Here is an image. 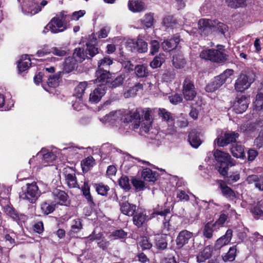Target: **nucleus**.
Returning a JSON list of instances; mask_svg holds the SVG:
<instances>
[{"mask_svg":"<svg viewBox=\"0 0 263 263\" xmlns=\"http://www.w3.org/2000/svg\"><path fill=\"white\" fill-rule=\"evenodd\" d=\"M31 60L27 54L23 55L18 63V68L20 72L27 70L31 66Z\"/></svg>","mask_w":263,"mask_h":263,"instance_id":"27","label":"nucleus"},{"mask_svg":"<svg viewBox=\"0 0 263 263\" xmlns=\"http://www.w3.org/2000/svg\"><path fill=\"white\" fill-rule=\"evenodd\" d=\"M232 234V230L228 229L224 235L221 236L217 240L215 243V247L217 248H220L222 247L228 245L231 240Z\"/></svg>","mask_w":263,"mask_h":263,"instance_id":"22","label":"nucleus"},{"mask_svg":"<svg viewBox=\"0 0 263 263\" xmlns=\"http://www.w3.org/2000/svg\"><path fill=\"white\" fill-rule=\"evenodd\" d=\"M37 156L39 157H42V164L40 166V168H42L43 166H46L50 165L49 164L53 162L56 158V156L53 152L48 151L44 148L42 149V150L38 153Z\"/></svg>","mask_w":263,"mask_h":263,"instance_id":"11","label":"nucleus"},{"mask_svg":"<svg viewBox=\"0 0 263 263\" xmlns=\"http://www.w3.org/2000/svg\"><path fill=\"white\" fill-rule=\"evenodd\" d=\"M22 10L25 14L32 15L40 11L41 8L37 4L31 2L24 5Z\"/></svg>","mask_w":263,"mask_h":263,"instance_id":"19","label":"nucleus"},{"mask_svg":"<svg viewBox=\"0 0 263 263\" xmlns=\"http://www.w3.org/2000/svg\"><path fill=\"white\" fill-rule=\"evenodd\" d=\"M147 220L146 214L143 213L136 214L133 217L134 223L137 227H141Z\"/></svg>","mask_w":263,"mask_h":263,"instance_id":"48","label":"nucleus"},{"mask_svg":"<svg viewBox=\"0 0 263 263\" xmlns=\"http://www.w3.org/2000/svg\"><path fill=\"white\" fill-rule=\"evenodd\" d=\"M201 58L217 63H222L227 60V55L220 49H207L202 50L200 54Z\"/></svg>","mask_w":263,"mask_h":263,"instance_id":"5","label":"nucleus"},{"mask_svg":"<svg viewBox=\"0 0 263 263\" xmlns=\"http://www.w3.org/2000/svg\"><path fill=\"white\" fill-rule=\"evenodd\" d=\"M112 63V60L110 58L105 57L98 61V69L107 70L109 66L111 65Z\"/></svg>","mask_w":263,"mask_h":263,"instance_id":"38","label":"nucleus"},{"mask_svg":"<svg viewBox=\"0 0 263 263\" xmlns=\"http://www.w3.org/2000/svg\"><path fill=\"white\" fill-rule=\"evenodd\" d=\"M236 252V246L230 248L228 252L223 256V260L226 261H232L235 258Z\"/></svg>","mask_w":263,"mask_h":263,"instance_id":"51","label":"nucleus"},{"mask_svg":"<svg viewBox=\"0 0 263 263\" xmlns=\"http://www.w3.org/2000/svg\"><path fill=\"white\" fill-rule=\"evenodd\" d=\"M158 114L163 120L167 122L173 120V117L171 114L167 111L165 109L160 108L159 109Z\"/></svg>","mask_w":263,"mask_h":263,"instance_id":"59","label":"nucleus"},{"mask_svg":"<svg viewBox=\"0 0 263 263\" xmlns=\"http://www.w3.org/2000/svg\"><path fill=\"white\" fill-rule=\"evenodd\" d=\"M59 75L55 74L49 77L47 81L48 85L51 87H55L59 85Z\"/></svg>","mask_w":263,"mask_h":263,"instance_id":"61","label":"nucleus"},{"mask_svg":"<svg viewBox=\"0 0 263 263\" xmlns=\"http://www.w3.org/2000/svg\"><path fill=\"white\" fill-rule=\"evenodd\" d=\"M119 185L125 190H128L130 189L129 179L127 176H122L119 180Z\"/></svg>","mask_w":263,"mask_h":263,"instance_id":"62","label":"nucleus"},{"mask_svg":"<svg viewBox=\"0 0 263 263\" xmlns=\"http://www.w3.org/2000/svg\"><path fill=\"white\" fill-rule=\"evenodd\" d=\"M77 62L73 57L66 58L63 65L64 71L67 73L71 72L77 67Z\"/></svg>","mask_w":263,"mask_h":263,"instance_id":"25","label":"nucleus"},{"mask_svg":"<svg viewBox=\"0 0 263 263\" xmlns=\"http://www.w3.org/2000/svg\"><path fill=\"white\" fill-rule=\"evenodd\" d=\"M5 213L9 215L14 220L24 222L27 220V217L24 214H19L13 208L9 205H6L4 207Z\"/></svg>","mask_w":263,"mask_h":263,"instance_id":"17","label":"nucleus"},{"mask_svg":"<svg viewBox=\"0 0 263 263\" xmlns=\"http://www.w3.org/2000/svg\"><path fill=\"white\" fill-rule=\"evenodd\" d=\"M216 21L208 19H201L198 22L199 31L201 34H208L213 27L215 26Z\"/></svg>","mask_w":263,"mask_h":263,"instance_id":"12","label":"nucleus"},{"mask_svg":"<svg viewBox=\"0 0 263 263\" xmlns=\"http://www.w3.org/2000/svg\"><path fill=\"white\" fill-rule=\"evenodd\" d=\"M86 12L84 10H81L78 11H75L73 12L71 14H68L66 12V17L67 18V21L68 23H69L70 21H78L80 18L83 16Z\"/></svg>","mask_w":263,"mask_h":263,"instance_id":"44","label":"nucleus"},{"mask_svg":"<svg viewBox=\"0 0 263 263\" xmlns=\"http://www.w3.org/2000/svg\"><path fill=\"white\" fill-rule=\"evenodd\" d=\"M105 93V87L103 85H99L90 93L89 101L91 103H97L100 101Z\"/></svg>","mask_w":263,"mask_h":263,"instance_id":"13","label":"nucleus"},{"mask_svg":"<svg viewBox=\"0 0 263 263\" xmlns=\"http://www.w3.org/2000/svg\"><path fill=\"white\" fill-rule=\"evenodd\" d=\"M86 87L87 83L86 82H83L80 83L76 87L74 95L79 99V102L81 100Z\"/></svg>","mask_w":263,"mask_h":263,"instance_id":"40","label":"nucleus"},{"mask_svg":"<svg viewBox=\"0 0 263 263\" xmlns=\"http://www.w3.org/2000/svg\"><path fill=\"white\" fill-rule=\"evenodd\" d=\"M193 236V233L186 230L181 231L179 232L176 240L177 246L179 248L183 247L185 245L188 243Z\"/></svg>","mask_w":263,"mask_h":263,"instance_id":"15","label":"nucleus"},{"mask_svg":"<svg viewBox=\"0 0 263 263\" xmlns=\"http://www.w3.org/2000/svg\"><path fill=\"white\" fill-rule=\"evenodd\" d=\"M238 136V134L235 132L227 133L223 137L216 139L215 142L219 146H224L231 143L235 142Z\"/></svg>","mask_w":263,"mask_h":263,"instance_id":"10","label":"nucleus"},{"mask_svg":"<svg viewBox=\"0 0 263 263\" xmlns=\"http://www.w3.org/2000/svg\"><path fill=\"white\" fill-rule=\"evenodd\" d=\"M142 177L147 181L154 182L156 180V173L147 168L142 171Z\"/></svg>","mask_w":263,"mask_h":263,"instance_id":"37","label":"nucleus"},{"mask_svg":"<svg viewBox=\"0 0 263 263\" xmlns=\"http://www.w3.org/2000/svg\"><path fill=\"white\" fill-rule=\"evenodd\" d=\"M214 156L216 161L220 164L218 172L223 176L227 175L229 166H232L236 164V161L228 153L216 149L214 152Z\"/></svg>","mask_w":263,"mask_h":263,"instance_id":"3","label":"nucleus"},{"mask_svg":"<svg viewBox=\"0 0 263 263\" xmlns=\"http://www.w3.org/2000/svg\"><path fill=\"white\" fill-rule=\"evenodd\" d=\"M109 72L107 70L98 69L96 73L97 78L95 80V83H100L99 85L104 86V84L108 82V79L109 78Z\"/></svg>","mask_w":263,"mask_h":263,"instance_id":"21","label":"nucleus"},{"mask_svg":"<svg viewBox=\"0 0 263 263\" xmlns=\"http://www.w3.org/2000/svg\"><path fill=\"white\" fill-rule=\"evenodd\" d=\"M125 78V75L124 74L118 76L110 83L109 87L111 88H116L120 86L122 84Z\"/></svg>","mask_w":263,"mask_h":263,"instance_id":"56","label":"nucleus"},{"mask_svg":"<svg viewBox=\"0 0 263 263\" xmlns=\"http://www.w3.org/2000/svg\"><path fill=\"white\" fill-rule=\"evenodd\" d=\"M164 61L165 58L164 54H159V55L155 57L153 60L151 62L150 66L152 68L160 67Z\"/></svg>","mask_w":263,"mask_h":263,"instance_id":"45","label":"nucleus"},{"mask_svg":"<svg viewBox=\"0 0 263 263\" xmlns=\"http://www.w3.org/2000/svg\"><path fill=\"white\" fill-rule=\"evenodd\" d=\"M224 212L226 213L221 214L220 215L219 218L217 220H216L213 224L217 228V229H219L220 227H222L225 221L227 220L228 216H232L235 214V211L230 209V205L227 204L224 206Z\"/></svg>","mask_w":263,"mask_h":263,"instance_id":"14","label":"nucleus"},{"mask_svg":"<svg viewBox=\"0 0 263 263\" xmlns=\"http://www.w3.org/2000/svg\"><path fill=\"white\" fill-rule=\"evenodd\" d=\"M173 63L174 66L177 68H180L182 67L185 64V60L182 54H178L173 57Z\"/></svg>","mask_w":263,"mask_h":263,"instance_id":"47","label":"nucleus"},{"mask_svg":"<svg viewBox=\"0 0 263 263\" xmlns=\"http://www.w3.org/2000/svg\"><path fill=\"white\" fill-rule=\"evenodd\" d=\"M135 73L137 77L143 78L148 74V71L145 66L143 65H137L135 67Z\"/></svg>","mask_w":263,"mask_h":263,"instance_id":"55","label":"nucleus"},{"mask_svg":"<svg viewBox=\"0 0 263 263\" xmlns=\"http://www.w3.org/2000/svg\"><path fill=\"white\" fill-rule=\"evenodd\" d=\"M70 26V24L68 22L66 12H61L51 19L45 27L43 32L46 33L50 30L53 33H58L64 31Z\"/></svg>","mask_w":263,"mask_h":263,"instance_id":"2","label":"nucleus"},{"mask_svg":"<svg viewBox=\"0 0 263 263\" xmlns=\"http://www.w3.org/2000/svg\"><path fill=\"white\" fill-rule=\"evenodd\" d=\"M120 210L121 212L128 216H133L136 209V206L135 204H130L127 201H124L120 203Z\"/></svg>","mask_w":263,"mask_h":263,"instance_id":"23","label":"nucleus"},{"mask_svg":"<svg viewBox=\"0 0 263 263\" xmlns=\"http://www.w3.org/2000/svg\"><path fill=\"white\" fill-rule=\"evenodd\" d=\"M249 103V98L245 96H241L236 98L234 102L233 108L237 114L243 112L248 108Z\"/></svg>","mask_w":263,"mask_h":263,"instance_id":"9","label":"nucleus"},{"mask_svg":"<svg viewBox=\"0 0 263 263\" xmlns=\"http://www.w3.org/2000/svg\"><path fill=\"white\" fill-rule=\"evenodd\" d=\"M134 49L137 50L138 52L143 53L145 52L147 50V44L142 39H138L135 43Z\"/></svg>","mask_w":263,"mask_h":263,"instance_id":"39","label":"nucleus"},{"mask_svg":"<svg viewBox=\"0 0 263 263\" xmlns=\"http://www.w3.org/2000/svg\"><path fill=\"white\" fill-rule=\"evenodd\" d=\"M65 180L68 186L70 188L79 187L75 174L65 175Z\"/></svg>","mask_w":263,"mask_h":263,"instance_id":"35","label":"nucleus"},{"mask_svg":"<svg viewBox=\"0 0 263 263\" xmlns=\"http://www.w3.org/2000/svg\"><path fill=\"white\" fill-rule=\"evenodd\" d=\"M143 86L141 84L138 83L136 84L134 86L130 87L128 90H126L123 96L125 98L134 97L136 95L137 92L140 90L142 89Z\"/></svg>","mask_w":263,"mask_h":263,"instance_id":"34","label":"nucleus"},{"mask_svg":"<svg viewBox=\"0 0 263 263\" xmlns=\"http://www.w3.org/2000/svg\"><path fill=\"white\" fill-rule=\"evenodd\" d=\"M254 107L256 110L263 109V93H257L255 101L254 102Z\"/></svg>","mask_w":263,"mask_h":263,"instance_id":"53","label":"nucleus"},{"mask_svg":"<svg viewBox=\"0 0 263 263\" xmlns=\"http://www.w3.org/2000/svg\"><path fill=\"white\" fill-rule=\"evenodd\" d=\"M96 189L99 194L105 196L107 195L109 188L107 185L99 183L96 184Z\"/></svg>","mask_w":263,"mask_h":263,"instance_id":"60","label":"nucleus"},{"mask_svg":"<svg viewBox=\"0 0 263 263\" xmlns=\"http://www.w3.org/2000/svg\"><path fill=\"white\" fill-rule=\"evenodd\" d=\"M73 57L77 60L78 62L81 63L86 59H88L85 49L84 48L78 47L74 50L73 54Z\"/></svg>","mask_w":263,"mask_h":263,"instance_id":"26","label":"nucleus"},{"mask_svg":"<svg viewBox=\"0 0 263 263\" xmlns=\"http://www.w3.org/2000/svg\"><path fill=\"white\" fill-rule=\"evenodd\" d=\"M141 23L146 28L151 27L154 23V16L151 14H147L145 15L144 18L141 20Z\"/></svg>","mask_w":263,"mask_h":263,"instance_id":"57","label":"nucleus"},{"mask_svg":"<svg viewBox=\"0 0 263 263\" xmlns=\"http://www.w3.org/2000/svg\"><path fill=\"white\" fill-rule=\"evenodd\" d=\"M246 0H226L228 5L232 8L242 7L246 5Z\"/></svg>","mask_w":263,"mask_h":263,"instance_id":"52","label":"nucleus"},{"mask_svg":"<svg viewBox=\"0 0 263 263\" xmlns=\"http://www.w3.org/2000/svg\"><path fill=\"white\" fill-rule=\"evenodd\" d=\"M53 196L54 197V201L55 204H61L60 201L65 202L67 200V195L63 191L55 190L53 192Z\"/></svg>","mask_w":263,"mask_h":263,"instance_id":"33","label":"nucleus"},{"mask_svg":"<svg viewBox=\"0 0 263 263\" xmlns=\"http://www.w3.org/2000/svg\"><path fill=\"white\" fill-rule=\"evenodd\" d=\"M233 74V70L232 69H228L226 70L222 73L217 76V78L223 84L228 78Z\"/></svg>","mask_w":263,"mask_h":263,"instance_id":"58","label":"nucleus"},{"mask_svg":"<svg viewBox=\"0 0 263 263\" xmlns=\"http://www.w3.org/2000/svg\"><path fill=\"white\" fill-rule=\"evenodd\" d=\"M140 114L137 110L128 111L124 109H119L110 112L105 117L100 119L104 124L114 123L123 120L124 123H132L133 128L137 129L139 127Z\"/></svg>","mask_w":263,"mask_h":263,"instance_id":"1","label":"nucleus"},{"mask_svg":"<svg viewBox=\"0 0 263 263\" xmlns=\"http://www.w3.org/2000/svg\"><path fill=\"white\" fill-rule=\"evenodd\" d=\"M152 110L150 108H144L143 110V114L144 116V120L142 122H140L139 119V124L140 127V132L142 134L143 133H148L150 129L152 128Z\"/></svg>","mask_w":263,"mask_h":263,"instance_id":"8","label":"nucleus"},{"mask_svg":"<svg viewBox=\"0 0 263 263\" xmlns=\"http://www.w3.org/2000/svg\"><path fill=\"white\" fill-rule=\"evenodd\" d=\"M217 230L213 223L208 222L203 228V235L205 238L210 239L213 237V232Z\"/></svg>","mask_w":263,"mask_h":263,"instance_id":"32","label":"nucleus"},{"mask_svg":"<svg viewBox=\"0 0 263 263\" xmlns=\"http://www.w3.org/2000/svg\"><path fill=\"white\" fill-rule=\"evenodd\" d=\"M55 203L53 201L50 203L44 202L41 204V208L43 213L48 215L53 212L55 210Z\"/></svg>","mask_w":263,"mask_h":263,"instance_id":"42","label":"nucleus"},{"mask_svg":"<svg viewBox=\"0 0 263 263\" xmlns=\"http://www.w3.org/2000/svg\"><path fill=\"white\" fill-rule=\"evenodd\" d=\"M213 251V247L207 246L201 251L197 256V261L199 263L204 262L209 259L212 255Z\"/></svg>","mask_w":263,"mask_h":263,"instance_id":"20","label":"nucleus"},{"mask_svg":"<svg viewBox=\"0 0 263 263\" xmlns=\"http://www.w3.org/2000/svg\"><path fill=\"white\" fill-rule=\"evenodd\" d=\"M41 194L36 183L33 182L27 183L26 186L22 187V191L20 193V198L26 200L30 203H34Z\"/></svg>","mask_w":263,"mask_h":263,"instance_id":"4","label":"nucleus"},{"mask_svg":"<svg viewBox=\"0 0 263 263\" xmlns=\"http://www.w3.org/2000/svg\"><path fill=\"white\" fill-rule=\"evenodd\" d=\"M180 38L178 35L173 37L164 40L161 44L162 49L166 51H170L175 49L180 42Z\"/></svg>","mask_w":263,"mask_h":263,"instance_id":"18","label":"nucleus"},{"mask_svg":"<svg viewBox=\"0 0 263 263\" xmlns=\"http://www.w3.org/2000/svg\"><path fill=\"white\" fill-rule=\"evenodd\" d=\"M85 49L87 55L89 57V58L93 57L99 52L98 48L95 45V44L90 42H88L86 44V47Z\"/></svg>","mask_w":263,"mask_h":263,"instance_id":"36","label":"nucleus"},{"mask_svg":"<svg viewBox=\"0 0 263 263\" xmlns=\"http://www.w3.org/2000/svg\"><path fill=\"white\" fill-rule=\"evenodd\" d=\"M82 228L81 221L80 219H76L73 220L71 225V231L74 233L79 232Z\"/></svg>","mask_w":263,"mask_h":263,"instance_id":"64","label":"nucleus"},{"mask_svg":"<svg viewBox=\"0 0 263 263\" xmlns=\"http://www.w3.org/2000/svg\"><path fill=\"white\" fill-rule=\"evenodd\" d=\"M170 214V210L168 208L158 206L154 210L152 213V217H156L158 220H161L163 222L164 221L170 220V217L168 215Z\"/></svg>","mask_w":263,"mask_h":263,"instance_id":"16","label":"nucleus"},{"mask_svg":"<svg viewBox=\"0 0 263 263\" xmlns=\"http://www.w3.org/2000/svg\"><path fill=\"white\" fill-rule=\"evenodd\" d=\"M95 164V159L91 156H89L81 162V166L83 172L88 171Z\"/></svg>","mask_w":263,"mask_h":263,"instance_id":"43","label":"nucleus"},{"mask_svg":"<svg viewBox=\"0 0 263 263\" xmlns=\"http://www.w3.org/2000/svg\"><path fill=\"white\" fill-rule=\"evenodd\" d=\"M163 24L166 29L173 28L177 25V22L173 16H167L164 18Z\"/></svg>","mask_w":263,"mask_h":263,"instance_id":"46","label":"nucleus"},{"mask_svg":"<svg viewBox=\"0 0 263 263\" xmlns=\"http://www.w3.org/2000/svg\"><path fill=\"white\" fill-rule=\"evenodd\" d=\"M232 155L237 158H244L245 154L243 146L239 144L233 145L231 149Z\"/></svg>","mask_w":263,"mask_h":263,"instance_id":"30","label":"nucleus"},{"mask_svg":"<svg viewBox=\"0 0 263 263\" xmlns=\"http://www.w3.org/2000/svg\"><path fill=\"white\" fill-rule=\"evenodd\" d=\"M246 181L248 184L254 183L256 188L260 191H263V181L261 179L260 177L258 175H249L246 178Z\"/></svg>","mask_w":263,"mask_h":263,"instance_id":"24","label":"nucleus"},{"mask_svg":"<svg viewBox=\"0 0 263 263\" xmlns=\"http://www.w3.org/2000/svg\"><path fill=\"white\" fill-rule=\"evenodd\" d=\"M219 186L221 190L222 194L227 198L233 199L235 197L234 191L229 186H228L225 182L223 181H219Z\"/></svg>","mask_w":263,"mask_h":263,"instance_id":"29","label":"nucleus"},{"mask_svg":"<svg viewBox=\"0 0 263 263\" xmlns=\"http://www.w3.org/2000/svg\"><path fill=\"white\" fill-rule=\"evenodd\" d=\"M68 51L67 46H65L61 47H53L51 52L55 55L64 57L68 53Z\"/></svg>","mask_w":263,"mask_h":263,"instance_id":"50","label":"nucleus"},{"mask_svg":"<svg viewBox=\"0 0 263 263\" xmlns=\"http://www.w3.org/2000/svg\"><path fill=\"white\" fill-rule=\"evenodd\" d=\"M176 196L181 201H187L190 199L189 196L186 192L181 190L177 191Z\"/></svg>","mask_w":263,"mask_h":263,"instance_id":"63","label":"nucleus"},{"mask_svg":"<svg viewBox=\"0 0 263 263\" xmlns=\"http://www.w3.org/2000/svg\"><path fill=\"white\" fill-rule=\"evenodd\" d=\"M254 81L252 75L241 74L236 80L235 89L237 91L242 92L248 89Z\"/></svg>","mask_w":263,"mask_h":263,"instance_id":"6","label":"nucleus"},{"mask_svg":"<svg viewBox=\"0 0 263 263\" xmlns=\"http://www.w3.org/2000/svg\"><path fill=\"white\" fill-rule=\"evenodd\" d=\"M189 141L191 146L194 148H197L201 144V141L199 137L192 133L190 134Z\"/></svg>","mask_w":263,"mask_h":263,"instance_id":"54","label":"nucleus"},{"mask_svg":"<svg viewBox=\"0 0 263 263\" xmlns=\"http://www.w3.org/2000/svg\"><path fill=\"white\" fill-rule=\"evenodd\" d=\"M166 235H158L156 238V245L157 247L161 250L165 249L167 245L166 241L165 239Z\"/></svg>","mask_w":263,"mask_h":263,"instance_id":"49","label":"nucleus"},{"mask_svg":"<svg viewBox=\"0 0 263 263\" xmlns=\"http://www.w3.org/2000/svg\"><path fill=\"white\" fill-rule=\"evenodd\" d=\"M128 6L129 9L134 12H140L144 8L143 3L138 0H129Z\"/></svg>","mask_w":263,"mask_h":263,"instance_id":"28","label":"nucleus"},{"mask_svg":"<svg viewBox=\"0 0 263 263\" xmlns=\"http://www.w3.org/2000/svg\"><path fill=\"white\" fill-rule=\"evenodd\" d=\"M182 93L186 101H192L196 97L197 92L192 81L186 78L183 83Z\"/></svg>","mask_w":263,"mask_h":263,"instance_id":"7","label":"nucleus"},{"mask_svg":"<svg viewBox=\"0 0 263 263\" xmlns=\"http://www.w3.org/2000/svg\"><path fill=\"white\" fill-rule=\"evenodd\" d=\"M222 85V83L216 77L214 80L206 86L205 90L208 92H213L220 88Z\"/></svg>","mask_w":263,"mask_h":263,"instance_id":"41","label":"nucleus"},{"mask_svg":"<svg viewBox=\"0 0 263 263\" xmlns=\"http://www.w3.org/2000/svg\"><path fill=\"white\" fill-rule=\"evenodd\" d=\"M251 212L255 219H263V202H258L251 209Z\"/></svg>","mask_w":263,"mask_h":263,"instance_id":"31","label":"nucleus"}]
</instances>
